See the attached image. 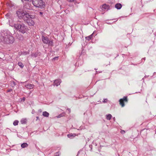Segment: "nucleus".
<instances>
[{"label":"nucleus","mask_w":156,"mask_h":156,"mask_svg":"<svg viewBox=\"0 0 156 156\" xmlns=\"http://www.w3.org/2000/svg\"><path fill=\"white\" fill-rule=\"evenodd\" d=\"M2 41L7 44H12L14 41V39L12 36V34L9 31L5 32L4 35L2 36Z\"/></svg>","instance_id":"nucleus-1"},{"label":"nucleus","mask_w":156,"mask_h":156,"mask_svg":"<svg viewBox=\"0 0 156 156\" xmlns=\"http://www.w3.org/2000/svg\"><path fill=\"white\" fill-rule=\"evenodd\" d=\"M10 26H13L23 34L26 32L27 30L26 27L23 23L15 24L13 25H10Z\"/></svg>","instance_id":"nucleus-2"},{"label":"nucleus","mask_w":156,"mask_h":156,"mask_svg":"<svg viewBox=\"0 0 156 156\" xmlns=\"http://www.w3.org/2000/svg\"><path fill=\"white\" fill-rule=\"evenodd\" d=\"M32 3L35 7L41 9L44 7V3L42 0H32Z\"/></svg>","instance_id":"nucleus-3"},{"label":"nucleus","mask_w":156,"mask_h":156,"mask_svg":"<svg viewBox=\"0 0 156 156\" xmlns=\"http://www.w3.org/2000/svg\"><path fill=\"white\" fill-rule=\"evenodd\" d=\"M33 18V16L31 15L27 14L26 15V18H24V21H26L28 24L30 26H33L34 23L32 19Z\"/></svg>","instance_id":"nucleus-4"},{"label":"nucleus","mask_w":156,"mask_h":156,"mask_svg":"<svg viewBox=\"0 0 156 156\" xmlns=\"http://www.w3.org/2000/svg\"><path fill=\"white\" fill-rule=\"evenodd\" d=\"M16 14H17L18 17L20 19L23 18L24 20V18H26V15L28 14L24 12L21 9H18L17 12Z\"/></svg>","instance_id":"nucleus-5"},{"label":"nucleus","mask_w":156,"mask_h":156,"mask_svg":"<svg viewBox=\"0 0 156 156\" xmlns=\"http://www.w3.org/2000/svg\"><path fill=\"white\" fill-rule=\"evenodd\" d=\"M127 97H124L120 99L119 101L120 104L122 107H123L125 105L124 102H127Z\"/></svg>","instance_id":"nucleus-6"},{"label":"nucleus","mask_w":156,"mask_h":156,"mask_svg":"<svg viewBox=\"0 0 156 156\" xmlns=\"http://www.w3.org/2000/svg\"><path fill=\"white\" fill-rule=\"evenodd\" d=\"M24 7L25 8L28 9H32V6L30 3L29 2L25 3L24 5Z\"/></svg>","instance_id":"nucleus-7"},{"label":"nucleus","mask_w":156,"mask_h":156,"mask_svg":"<svg viewBox=\"0 0 156 156\" xmlns=\"http://www.w3.org/2000/svg\"><path fill=\"white\" fill-rule=\"evenodd\" d=\"M61 80L60 79L55 80L54 82V85H56V86H58L61 83Z\"/></svg>","instance_id":"nucleus-8"},{"label":"nucleus","mask_w":156,"mask_h":156,"mask_svg":"<svg viewBox=\"0 0 156 156\" xmlns=\"http://www.w3.org/2000/svg\"><path fill=\"white\" fill-rule=\"evenodd\" d=\"M42 41L45 44H48V39L47 37H45L43 36L42 37Z\"/></svg>","instance_id":"nucleus-9"},{"label":"nucleus","mask_w":156,"mask_h":156,"mask_svg":"<svg viewBox=\"0 0 156 156\" xmlns=\"http://www.w3.org/2000/svg\"><path fill=\"white\" fill-rule=\"evenodd\" d=\"M34 85L33 84H28L26 85L25 87L27 89H31L33 88Z\"/></svg>","instance_id":"nucleus-10"},{"label":"nucleus","mask_w":156,"mask_h":156,"mask_svg":"<svg viewBox=\"0 0 156 156\" xmlns=\"http://www.w3.org/2000/svg\"><path fill=\"white\" fill-rule=\"evenodd\" d=\"M109 8V6L108 5L105 4L103 5L102 6V10H108Z\"/></svg>","instance_id":"nucleus-11"},{"label":"nucleus","mask_w":156,"mask_h":156,"mask_svg":"<svg viewBox=\"0 0 156 156\" xmlns=\"http://www.w3.org/2000/svg\"><path fill=\"white\" fill-rule=\"evenodd\" d=\"M115 7L118 9H120L122 7V5L119 3H117L115 5Z\"/></svg>","instance_id":"nucleus-12"},{"label":"nucleus","mask_w":156,"mask_h":156,"mask_svg":"<svg viewBox=\"0 0 156 156\" xmlns=\"http://www.w3.org/2000/svg\"><path fill=\"white\" fill-rule=\"evenodd\" d=\"M42 115L44 116L47 117L49 116V113L46 111H44L43 112Z\"/></svg>","instance_id":"nucleus-13"},{"label":"nucleus","mask_w":156,"mask_h":156,"mask_svg":"<svg viewBox=\"0 0 156 156\" xmlns=\"http://www.w3.org/2000/svg\"><path fill=\"white\" fill-rule=\"evenodd\" d=\"M28 146V144L27 143H23L21 145V147L22 148H24Z\"/></svg>","instance_id":"nucleus-14"},{"label":"nucleus","mask_w":156,"mask_h":156,"mask_svg":"<svg viewBox=\"0 0 156 156\" xmlns=\"http://www.w3.org/2000/svg\"><path fill=\"white\" fill-rule=\"evenodd\" d=\"M27 120L26 119H22L21 121L20 122L22 124H25L27 122Z\"/></svg>","instance_id":"nucleus-15"},{"label":"nucleus","mask_w":156,"mask_h":156,"mask_svg":"<svg viewBox=\"0 0 156 156\" xmlns=\"http://www.w3.org/2000/svg\"><path fill=\"white\" fill-rule=\"evenodd\" d=\"M92 36H93V34L90 35V36H89L88 37H86V39L88 41H89L92 38Z\"/></svg>","instance_id":"nucleus-16"},{"label":"nucleus","mask_w":156,"mask_h":156,"mask_svg":"<svg viewBox=\"0 0 156 156\" xmlns=\"http://www.w3.org/2000/svg\"><path fill=\"white\" fill-rule=\"evenodd\" d=\"M112 117V115L110 114H108L106 115V119L108 120H110Z\"/></svg>","instance_id":"nucleus-17"},{"label":"nucleus","mask_w":156,"mask_h":156,"mask_svg":"<svg viewBox=\"0 0 156 156\" xmlns=\"http://www.w3.org/2000/svg\"><path fill=\"white\" fill-rule=\"evenodd\" d=\"M76 136L75 134H69L67 135V136L69 138H71V137H74Z\"/></svg>","instance_id":"nucleus-18"},{"label":"nucleus","mask_w":156,"mask_h":156,"mask_svg":"<svg viewBox=\"0 0 156 156\" xmlns=\"http://www.w3.org/2000/svg\"><path fill=\"white\" fill-rule=\"evenodd\" d=\"M18 65L21 68H23L24 67V65L21 62H19L18 63Z\"/></svg>","instance_id":"nucleus-19"},{"label":"nucleus","mask_w":156,"mask_h":156,"mask_svg":"<svg viewBox=\"0 0 156 156\" xmlns=\"http://www.w3.org/2000/svg\"><path fill=\"white\" fill-rule=\"evenodd\" d=\"M48 43L49 45L51 46H52L53 45V42L52 41H49Z\"/></svg>","instance_id":"nucleus-20"},{"label":"nucleus","mask_w":156,"mask_h":156,"mask_svg":"<svg viewBox=\"0 0 156 156\" xmlns=\"http://www.w3.org/2000/svg\"><path fill=\"white\" fill-rule=\"evenodd\" d=\"M29 54V52L27 51H23L21 52V55H26Z\"/></svg>","instance_id":"nucleus-21"},{"label":"nucleus","mask_w":156,"mask_h":156,"mask_svg":"<svg viewBox=\"0 0 156 156\" xmlns=\"http://www.w3.org/2000/svg\"><path fill=\"white\" fill-rule=\"evenodd\" d=\"M18 122H19L18 121L15 120L14 122L13 123V124L15 126H16V125H18Z\"/></svg>","instance_id":"nucleus-22"},{"label":"nucleus","mask_w":156,"mask_h":156,"mask_svg":"<svg viewBox=\"0 0 156 156\" xmlns=\"http://www.w3.org/2000/svg\"><path fill=\"white\" fill-rule=\"evenodd\" d=\"M37 55L36 53H34L31 54V56L35 58L37 56Z\"/></svg>","instance_id":"nucleus-23"},{"label":"nucleus","mask_w":156,"mask_h":156,"mask_svg":"<svg viewBox=\"0 0 156 156\" xmlns=\"http://www.w3.org/2000/svg\"><path fill=\"white\" fill-rule=\"evenodd\" d=\"M11 84L12 87H13L16 85V83L14 81H11Z\"/></svg>","instance_id":"nucleus-24"},{"label":"nucleus","mask_w":156,"mask_h":156,"mask_svg":"<svg viewBox=\"0 0 156 156\" xmlns=\"http://www.w3.org/2000/svg\"><path fill=\"white\" fill-rule=\"evenodd\" d=\"M12 91V89H8L7 90V92H11Z\"/></svg>","instance_id":"nucleus-25"},{"label":"nucleus","mask_w":156,"mask_h":156,"mask_svg":"<svg viewBox=\"0 0 156 156\" xmlns=\"http://www.w3.org/2000/svg\"><path fill=\"white\" fill-rule=\"evenodd\" d=\"M108 101V99H104V101H103V102H107Z\"/></svg>","instance_id":"nucleus-26"},{"label":"nucleus","mask_w":156,"mask_h":156,"mask_svg":"<svg viewBox=\"0 0 156 156\" xmlns=\"http://www.w3.org/2000/svg\"><path fill=\"white\" fill-rule=\"evenodd\" d=\"M121 132L123 134L125 133V131L123 130H122L121 131Z\"/></svg>","instance_id":"nucleus-27"},{"label":"nucleus","mask_w":156,"mask_h":156,"mask_svg":"<svg viewBox=\"0 0 156 156\" xmlns=\"http://www.w3.org/2000/svg\"><path fill=\"white\" fill-rule=\"evenodd\" d=\"M58 57H54L53 59V60H55L56 59H57L58 58Z\"/></svg>","instance_id":"nucleus-28"},{"label":"nucleus","mask_w":156,"mask_h":156,"mask_svg":"<svg viewBox=\"0 0 156 156\" xmlns=\"http://www.w3.org/2000/svg\"><path fill=\"white\" fill-rule=\"evenodd\" d=\"M67 1L69 2H73L74 1V0H67Z\"/></svg>","instance_id":"nucleus-29"},{"label":"nucleus","mask_w":156,"mask_h":156,"mask_svg":"<svg viewBox=\"0 0 156 156\" xmlns=\"http://www.w3.org/2000/svg\"><path fill=\"white\" fill-rule=\"evenodd\" d=\"M43 14V12H39V14H40V15H41V16Z\"/></svg>","instance_id":"nucleus-30"},{"label":"nucleus","mask_w":156,"mask_h":156,"mask_svg":"<svg viewBox=\"0 0 156 156\" xmlns=\"http://www.w3.org/2000/svg\"><path fill=\"white\" fill-rule=\"evenodd\" d=\"M25 1H28V2H31L32 0H24ZM22 1H23V0H22Z\"/></svg>","instance_id":"nucleus-31"},{"label":"nucleus","mask_w":156,"mask_h":156,"mask_svg":"<svg viewBox=\"0 0 156 156\" xmlns=\"http://www.w3.org/2000/svg\"><path fill=\"white\" fill-rule=\"evenodd\" d=\"M67 110H68V111L69 112V113H70L71 112V110L69 108H68L67 109Z\"/></svg>","instance_id":"nucleus-32"},{"label":"nucleus","mask_w":156,"mask_h":156,"mask_svg":"<svg viewBox=\"0 0 156 156\" xmlns=\"http://www.w3.org/2000/svg\"><path fill=\"white\" fill-rule=\"evenodd\" d=\"M22 100H23V101H24L25 100V98L24 97H23L22 99Z\"/></svg>","instance_id":"nucleus-33"},{"label":"nucleus","mask_w":156,"mask_h":156,"mask_svg":"<svg viewBox=\"0 0 156 156\" xmlns=\"http://www.w3.org/2000/svg\"><path fill=\"white\" fill-rule=\"evenodd\" d=\"M20 38H18V39H21V37H22V35H20Z\"/></svg>","instance_id":"nucleus-34"},{"label":"nucleus","mask_w":156,"mask_h":156,"mask_svg":"<svg viewBox=\"0 0 156 156\" xmlns=\"http://www.w3.org/2000/svg\"><path fill=\"white\" fill-rule=\"evenodd\" d=\"M62 116L61 115H59L58 116V118H60V117H61V116Z\"/></svg>","instance_id":"nucleus-35"},{"label":"nucleus","mask_w":156,"mask_h":156,"mask_svg":"<svg viewBox=\"0 0 156 156\" xmlns=\"http://www.w3.org/2000/svg\"><path fill=\"white\" fill-rule=\"evenodd\" d=\"M36 118H37L36 120H37L39 119V117L38 116H37L36 117Z\"/></svg>","instance_id":"nucleus-36"},{"label":"nucleus","mask_w":156,"mask_h":156,"mask_svg":"<svg viewBox=\"0 0 156 156\" xmlns=\"http://www.w3.org/2000/svg\"><path fill=\"white\" fill-rule=\"evenodd\" d=\"M142 60H144L145 61V58H144L142 59Z\"/></svg>","instance_id":"nucleus-37"},{"label":"nucleus","mask_w":156,"mask_h":156,"mask_svg":"<svg viewBox=\"0 0 156 156\" xmlns=\"http://www.w3.org/2000/svg\"><path fill=\"white\" fill-rule=\"evenodd\" d=\"M39 111H40V112H41V109L39 110Z\"/></svg>","instance_id":"nucleus-38"},{"label":"nucleus","mask_w":156,"mask_h":156,"mask_svg":"<svg viewBox=\"0 0 156 156\" xmlns=\"http://www.w3.org/2000/svg\"><path fill=\"white\" fill-rule=\"evenodd\" d=\"M113 119H114V120L115 119V118H113Z\"/></svg>","instance_id":"nucleus-39"}]
</instances>
